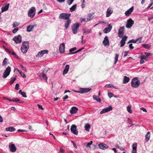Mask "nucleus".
Here are the masks:
<instances>
[{"label": "nucleus", "mask_w": 153, "mask_h": 153, "mask_svg": "<svg viewBox=\"0 0 153 153\" xmlns=\"http://www.w3.org/2000/svg\"><path fill=\"white\" fill-rule=\"evenodd\" d=\"M134 10V7H131L128 10H127L125 13L126 16H129L132 13Z\"/></svg>", "instance_id": "412c9836"}, {"label": "nucleus", "mask_w": 153, "mask_h": 153, "mask_svg": "<svg viewBox=\"0 0 153 153\" xmlns=\"http://www.w3.org/2000/svg\"><path fill=\"white\" fill-rule=\"evenodd\" d=\"M93 98L98 102H101V100L100 98L97 95H94Z\"/></svg>", "instance_id": "7c9ffc66"}, {"label": "nucleus", "mask_w": 153, "mask_h": 153, "mask_svg": "<svg viewBox=\"0 0 153 153\" xmlns=\"http://www.w3.org/2000/svg\"><path fill=\"white\" fill-rule=\"evenodd\" d=\"M129 80L130 79L129 77L126 76H124L123 79V83L126 84L129 81Z\"/></svg>", "instance_id": "cd10ccee"}, {"label": "nucleus", "mask_w": 153, "mask_h": 153, "mask_svg": "<svg viewBox=\"0 0 153 153\" xmlns=\"http://www.w3.org/2000/svg\"><path fill=\"white\" fill-rule=\"evenodd\" d=\"M93 18V14L91 13H89L87 16V21H89Z\"/></svg>", "instance_id": "2f4dec72"}, {"label": "nucleus", "mask_w": 153, "mask_h": 153, "mask_svg": "<svg viewBox=\"0 0 153 153\" xmlns=\"http://www.w3.org/2000/svg\"><path fill=\"white\" fill-rule=\"evenodd\" d=\"M78 110V109L77 108L75 107H73L71 108L70 112L71 114H74L76 113Z\"/></svg>", "instance_id": "5701e85b"}, {"label": "nucleus", "mask_w": 153, "mask_h": 153, "mask_svg": "<svg viewBox=\"0 0 153 153\" xmlns=\"http://www.w3.org/2000/svg\"><path fill=\"white\" fill-rule=\"evenodd\" d=\"M137 143H134L132 145V150L131 151V153H137Z\"/></svg>", "instance_id": "4be33fe9"}, {"label": "nucleus", "mask_w": 153, "mask_h": 153, "mask_svg": "<svg viewBox=\"0 0 153 153\" xmlns=\"http://www.w3.org/2000/svg\"><path fill=\"white\" fill-rule=\"evenodd\" d=\"M113 108L111 106H109L108 107L105 108L100 112V114H102L105 113L109 111L112 110Z\"/></svg>", "instance_id": "f8f14e48"}, {"label": "nucleus", "mask_w": 153, "mask_h": 153, "mask_svg": "<svg viewBox=\"0 0 153 153\" xmlns=\"http://www.w3.org/2000/svg\"><path fill=\"white\" fill-rule=\"evenodd\" d=\"M74 0H67V3L69 5H70L74 1Z\"/></svg>", "instance_id": "49530a36"}, {"label": "nucleus", "mask_w": 153, "mask_h": 153, "mask_svg": "<svg viewBox=\"0 0 153 153\" xmlns=\"http://www.w3.org/2000/svg\"><path fill=\"white\" fill-rule=\"evenodd\" d=\"M36 9L34 7H31L29 10L28 13V15L30 18H33L35 15Z\"/></svg>", "instance_id": "20e7f679"}, {"label": "nucleus", "mask_w": 153, "mask_h": 153, "mask_svg": "<svg viewBox=\"0 0 153 153\" xmlns=\"http://www.w3.org/2000/svg\"><path fill=\"white\" fill-rule=\"evenodd\" d=\"M9 149L10 151L12 152H15L17 149V148L15 144L11 143H9Z\"/></svg>", "instance_id": "6e6552de"}, {"label": "nucleus", "mask_w": 153, "mask_h": 153, "mask_svg": "<svg viewBox=\"0 0 153 153\" xmlns=\"http://www.w3.org/2000/svg\"><path fill=\"white\" fill-rule=\"evenodd\" d=\"M142 39V37H140L137 39H136L137 41H139V43H140L141 42V41Z\"/></svg>", "instance_id": "bf43d9fd"}, {"label": "nucleus", "mask_w": 153, "mask_h": 153, "mask_svg": "<svg viewBox=\"0 0 153 153\" xmlns=\"http://www.w3.org/2000/svg\"><path fill=\"white\" fill-rule=\"evenodd\" d=\"M85 128L86 131H89L91 128V125L89 123H86L85 126Z\"/></svg>", "instance_id": "c756f323"}, {"label": "nucleus", "mask_w": 153, "mask_h": 153, "mask_svg": "<svg viewBox=\"0 0 153 153\" xmlns=\"http://www.w3.org/2000/svg\"><path fill=\"white\" fill-rule=\"evenodd\" d=\"M70 13H61L60 14L59 18L60 19H63L64 20H68L71 16Z\"/></svg>", "instance_id": "39448f33"}, {"label": "nucleus", "mask_w": 153, "mask_h": 153, "mask_svg": "<svg viewBox=\"0 0 153 153\" xmlns=\"http://www.w3.org/2000/svg\"><path fill=\"white\" fill-rule=\"evenodd\" d=\"M93 143V142L92 141H90V142L87 143V145H86V147H90V146Z\"/></svg>", "instance_id": "09e8293b"}, {"label": "nucleus", "mask_w": 153, "mask_h": 153, "mask_svg": "<svg viewBox=\"0 0 153 153\" xmlns=\"http://www.w3.org/2000/svg\"><path fill=\"white\" fill-rule=\"evenodd\" d=\"M77 5L75 4L74 5L70 8V10L71 12L74 11L76 8Z\"/></svg>", "instance_id": "c9c22d12"}, {"label": "nucleus", "mask_w": 153, "mask_h": 153, "mask_svg": "<svg viewBox=\"0 0 153 153\" xmlns=\"http://www.w3.org/2000/svg\"><path fill=\"white\" fill-rule=\"evenodd\" d=\"M76 47L71 48L69 50V52H72L76 50Z\"/></svg>", "instance_id": "5fc2aeb1"}, {"label": "nucleus", "mask_w": 153, "mask_h": 153, "mask_svg": "<svg viewBox=\"0 0 153 153\" xmlns=\"http://www.w3.org/2000/svg\"><path fill=\"white\" fill-rule=\"evenodd\" d=\"M91 90V88H81L78 91L73 90V91L80 94L87 93Z\"/></svg>", "instance_id": "7ed1b4c3"}, {"label": "nucleus", "mask_w": 153, "mask_h": 153, "mask_svg": "<svg viewBox=\"0 0 153 153\" xmlns=\"http://www.w3.org/2000/svg\"><path fill=\"white\" fill-rule=\"evenodd\" d=\"M19 25V23L18 22H15L13 23V28H14L16 27H17Z\"/></svg>", "instance_id": "79ce46f5"}, {"label": "nucleus", "mask_w": 153, "mask_h": 153, "mask_svg": "<svg viewBox=\"0 0 153 153\" xmlns=\"http://www.w3.org/2000/svg\"><path fill=\"white\" fill-rule=\"evenodd\" d=\"M48 52V51L47 50L42 51L40 52H39L38 54L36 55V56L41 57H42L44 54H47Z\"/></svg>", "instance_id": "2eb2a0df"}, {"label": "nucleus", "mask_w": 153, "mask_h": 153, "mask_svg": "<svg viewBox=\"0 0 153 153\" xmlns=\"http://www.w3.org/2000/svg\"><path fill=\"white\" fill-rule=\"evenodd\" d=\"M112 28V26L110 25H109L108 27L105 28L103 30V31L105 33H107L110 31Z\"/></svg>", "instance_id": "aec40b11"}, {"label": "nucleus", "mask_w": 153, "mask_h": 153, "mask_svg": "<svg viewBox=\"0 0 153 153\" xmlns=\"http://www.w3.org/2000/svg\"><path fill=\"white\" fill-rule=\"evenodd\" d=\"M34 26L33 25H29L27 27V32H30L31 30L33 28Z\"/></svg>", "instance_id": "72a5a7b5"}, {"label": "nucleus", "mask_w": 153, "mask_h": 153, "mask_svg": "<svg viewBox=\"0 0 153 153\" xmlns=\"http://www.w3.org/2000/svg\"><path fill=\"white\" fill-rule=\"evenodd\" d=\"M102 44L105 46L109 45V41L107 36L105 37L104 39L102 42Z\"/></svg>", "instance_id": "a211bd4d"}, {"label": "nucleus", "mask_w": 153, "mask_h": 153, "mask_svg": "<svg viewBox=\"0 0 153 153\" xmlns=\"http://www.w3.org/2000/svg\"><path fill=\"white\" fill-rule=\"evenodd\" d=\"M99 148L102 150H105L108 148V146L106 144L100 143L98 145Z\"/></svg>", "instance_id": "6ab92c4d"}, {"label": "nucleus", "mask_w": 153, "mask_h": 153, "mask_svg": "<svg viewBox=\"0 0 153 153\" xmlns=\"http://www.w3.org/2000/svg\"><path fill=\"white\" fill-rule=\"evenodd\" d=\"M19 74L22 76H23L24 78H26V75L22 72H19Z\"/></svg>", "instance_id": "864d4df0"}, {"label": "nucleus", "mask_w": 153, "mask_h": 153, "mask_svg": "<svg viewBox=\"0 0 153 153\" xmlns=\"http://www.w3.org/2000/svg\"><path fill=\"white\" fill-rule=\"evenodd\" d=\"M80 24L77 23L74 24L72 27V31L74 34H76L77 32L78 28H79Z\"/></svg>", "instance_id": "423d86ee"}, {"label": "nucleus", "mask_w": 153, "mask_h": 153, "mask_svg": "<svg viewBox=\"0 0 153 153\" xmlns=\"http://www.w3.org/2000/svg\"><path fill=\"white\" fill-rule=\"evenodd\" d=\"M68 98V96L67 95H66L65 97H64L62 99L64 100H66Z\"/></svg>", "instance_id": "774afa93"}, {"label": "nucleus", "mask_w": 153, "mask_h": 153, "mask_svg": "<svg viewBox=\"0 0 153 153\" xmlns=\"http://www.w3.org/2000/svg\"><path fill=\"white\" fill-rule=\"evenodd\" d=\"M13 40L16 43H20L22 41V36L19 35L17 36H15L13 39Z\"/></svg>", "instance_id": "1a4fd4ad"}, {"label": "nucleus", "mask_w": 153, "mask_h": 153, "mask_svg": "<svg viewBox=\"0 0 153 153\" xmlns=\"http://www.w3.org/2000/svg\"><path fill=\"white\" fill-rule=\"evenodd\" d=\"M10 71L11 68L8 66L4 71L3 74V77L4 78H6L10 74Z\"/></svg>", "instance_id": "0eeeda50"}, {"label": "nucleus", "mask_w": 153, "mask_h": 153, "mask_svg": "<svg viewBox=\"0 0 153 153\" xmlns=\"http://www.w3.org/2000/svg\"><path fill=\"white\" fill-rule=\"evenodd\" d=\"M40 76H42L44 79L47 80L48 78L46 75L44 73H42L40 74Z\"/></svg>", "instance_id": "e433bc0d"}, {"label": "nucleus", "mask_w": 153, "mask_h": 153, "mask_svg": "<svg viewBox=\"0 0 153 153\" xmlns=\"http://www.w3.org/2000/svg\"><path fill=\"white\" fill-rule=\"evenodd\" d=\"M38 108L39 109H41L42 110L44 109V108L42 107V105H38Z\"/></svg>", "instance_id": "052dcab7"}, {"label": "nucleus", "mask_w": 153, "mask_h": 153, "mask_svg": "<svg viewBox=\"0 0 153 153\" xmlns=\"http://www.w3.org/2000/svg\"><path fill=\"white\" fill-rule=\"evenodd\" d=\"M140 109L141 110H142V111H144V112H147V111L146 110V109L143 108V107H142L140 108Z\"/></svg>", "instance_id": "0e129e2a"}, {"label": "nucleus", "mask_w": 153, "mask_h": 153, "mask_svg": "<svg viewBox=\"0 0 153 153\" xmlns=\"http://www.w3.org/2000/svg\"><path fill=\"white\" fill-rule=\"evenodd\" d=\"M131 107L130 106L128 105L127 108V109L128 111L130 113H132V111L131 109Z\"/></svg>", "instance_id": "58836bf2"}, {"label": "nucleus", "mask_w": 153, "mask_h": 153, "mask_svg": "<svg viewBox=\"0 0 153 153\" xmlns=\"http://www.w3.org/2000/svg\"><path fill=\"white\" fill-rule=\"evenodd\" d=\"M128 51H125V54H124V55H123V57H125L126 56H127V55H128Z\"/></svg>", "instance_id": "69168bd1"}, {"label": "nucleus", "mask_w": 153, "mask_h": 153, "mask_svg": "<svg viewBox=\"0 0 153 153\" xmlns=\"http://www.w3.org/2000/svg\"><path fill=\"white\" fill-rule=\"evenodd\" d=\"M144 62V59H142V58H141V59L140 60V64H143Z\"/></svg>", "instance_id": "338daca9"}, {"label": "nucleus", "mask_w": 153, "mask_h": 153, "mask_svg": "<svg viewBox=\"0 0 153 153\" xmlns=\"http://www.w3.org/2000/svg\"><path fill=\"white\" fill-rule=\"evenodd\" d=\"M150 133L149 132H147V134H146L145 136V141L146 142H147L149 140V139L150 137Z\"/></svg>", "instance_id": "c85d7f7f"}, {"label": "nucleus", "mask_w": 153, "mask_h": 153, "mask_svg": "<svg viewBox=\"0 0 153 153\" xmlns=\"http://www.w3.org/2000/svg\"><path fill=\"white\" fill-rule=\"evenodd\" d=\"M127 36H124L122 37V39L120 42V47H123L124 45L125 44V41L127 40Z\"/></svg>", "instance_id": "4468645a"}, {"label": "nucleus", "mask_w": 153, "mask_h": 153, "mask_svg": "<svg viewBox=\"0 0 153 153\" xmlns=\"http://www.w3.org/2000/svg\"><path fill=\"white\" fill-rule=\"evenodd\" d=\"M119 57V55L117 54H116L115 55V61L114 62V64H116L117 63V62L118 61V58Z\"/></svg>", "instance_id": "ea45409f"}, {"label": "nucleus", "mask_w": 153, "mask_h": 153, "mask_svg": "<svg viewBox=\"0 0 153 153\" xmlns=\"http://www.w3.org/2000/svg\"><path fill=\"white\" fill-rule=\"evenodd\" d=\"M16 76H15L14 78H13V79H11V80L10 81V85H12L13 82H14V81L16 80Z\"/></svg>", "instance_id": "37998d69"}, {"label": "nucleus", "mask_w": 153, "mask_h": 153, "mask_svg": "<svg viewBox=\"0 0 153 153\" xmlns=\"http://www.w3.org/2000/svg\"><path fill=\"white\" fill-rule=\"evenodd\" d=\"M70 22H71V20L69 19L68 20H67V21L66 22L65 24V27L66 29L68 27Z\"/></svg>", "instance_id": "f704fd0d"}, {"label": "nucleus", "mask_w": 153, "mask_h": 153, "mask_svg": "<svg viewBox=\"0 0 153 153\" xmlns=\"http://www.w3.org/2000/svg\"><path fill=\"white\" fill-rule=\"evenodd\" d=\"M82 30L83 32V34H87L91 32L92 30L91 29H83Z\"/></svg>", "instance_id": "bb28decb"}, {"label": "nucleus", "mask_w": 153, "mask_h": 153, "mask_svg": "<svg viewBox=\"0 0 153 153\" xmlns=\"http://www.w3.org/2000/svg\"><path fill=\"white\" fill-rule=\"evenodd\" d=\"M71 132L74 134L77 135L78 134V131L76 129V126L74 124L72 125L71 128Z\"/></svg>", "instance_id": "9b49d317"}, {"label": "nucleus", "mask_w": 153, "mask_h": 153, "mask_svg": "<svg viewBox=\"0 0 153 153\" xmlns=\"http://www.w3.org/2000/svg\"><path fill=\"white\" fill-rule=\"evenodd\" d=\"M84 48H81L79 49L77 51L71 53V54H74V53H77L78 52H79L81 51L82 49H83Z\"/></svg>", "instance_id": "de8ad7c7"}, {"label": "nucleus", "mask_w": 153, "mask_h": 153, "mask_svg": "<svg viewBox=\"0 0 153 153\" xmlns=\"http://www.w3.org/2000/svg\"><path fill=\"white\" fill-rule=\"evenodd\" d=\"M131 84L132 87L136 88L139 86L140 82L139 79H138L137 77H135L132 80Z\"/></svg>", "instance_id": "f03ea898"}, {"label": "nucleus", "mask_w": 153, "mask_h": 153, "mask_svg": "<svg viewBox=\"0 0 153 153\" xmlns=\"http://www.w3.org/2000/svg\"><path fill=\"white\" fill-rule=\"evenodd\" d=\"M142 46L143 47L146 49H149L151 47V46L149 44H143Z\"/></svg>", "instance_id": "4c0bfd02"}, {"label": "nucleus", "mask_w": 153, "mask_h": 153, "mask_svg": "<svg viewBox=\"0 0 153 153\" xmlns=\"http://www.w3.org/2000/svg\"><path fill=\"white\" fill-rule=\"evenodd\" d=\"M29 48V42H23L21 47V51L24 53H26Z\"/></svg>", "instance_id": "f257e3e1"}, {"label": "nucleus", "mask_w": 153, "mask_h": 153, "mask_svg": "<svg viewBox=\"0 0 153 153\" xmlns=\"http://www.w3.org/2000/svg\"><path fill=\"white\" fill-rule=\"evenodd\" d=\"M3 98L4 100H6L9 101H10L11 102V100L9 99L8 98L3 97Z\"/></svg>", "instance_id": "680f3d73"}, {"label": "nucleus", "mask_w": 153, "mask_h": 153, "mask_svg": "<svg viewBox=\"0 0 153 153\" xmlns=\"http://www.w3.org/2000/svg\"><path fill=\"white\" fill-rule=\"evenodd\" d=\"M19 29L18 27L16 28L13 30L12 32L13 33H15Z\"/></svg>", "instance_id": "3c124183"}, {"label": "nucleus", "mask_w": 153, "mask_h": 153, "mask_svg": "<svg viewBox=\"0 0 153 153\" xmlns=\"http://www.w3.org/2000/svg\"><path fill=\"white\" fill-rule=\"evenodd\" d=\"M108 96L109 98H111L113 96V94L111 92H108Z\"/></svg>", "instance_id": "603ef678"}, {"label": "nucleus", "mask_w": 153, "mask_h": 153, "mask_svg": "<svg viewBox=\"0 0 153 153\" xmlns=\"http://www.w3.org/2000/svg\"><path fill=\"white\" fill-rule=\"evenodd\" d=\"M113 12V10L111 7H109L107 9L106 12V17H107L110 16Z\"/></svg>", "instance_id": "dca6fc26"}, {"label": "nucleus", "mask_w": 153, "mask_h": 153, "mask_svg": "<svg viewBox=\"0 0 153 153\" xmlns=\"http://www.w3.org/2000/svg\"><path fill=\"white\" fill-rule=\"evenodd\" d=\"M145 54L146 55V56H147V57H148V56H149L150 55H151V54L150 53L146 52L145 53Z\"/></svg>", "instance_id": "e2e57ef3"}, {"label": "nucleus", "mask_w": 153, "mask_h": 153, "mask_svg": "<svg viewBox=\"0 0 153 153\" xmlns=\"http://www.w3.org/2000/svg\"><path fill=\"white\" fill-rule=\"evenodd\" d=\"M7 60V58H5L4 60L3 61L2 65H3L5 66L7 65V61L6 60Z\"/></svg>", "instance_id": "c03bdc74"}, {"label": "nucleus", "mask_w": 153, "mask_h": 153, "mask_svg": "<svg viewBox=\"0 0 153 153\" xmlns=\"http://www.w3.org/2000/svg\"><path fill=\"white\" fill-rule=\"evenodd\" d=\"M69 65H67L65 66V69H64L63 72V74L64 75L65 74H66L69 69Z\"/></svg>", "instance_id": "393cba45"}, {"label": "nucleus", "mask_w": 153, "mask_h": 153, "mask_svg": "<svg viewBox=\"0 0 153 153\" xmlns=\"http://www.w3.org/2000/svg\"><path fill=\"white\" fill-rule=\"evenodd\" d=\"M148 57H147L146 55H143L141 56V58L144 59L145 60H147Z\"/></svg>", "instance_id": "a18cd8bd"}, {"label": "nucleus", "mask_w": 153, "mask_h": 153, "mask_svg": "<svg viewBox=\"0 0 153 153\" xmlns=\"http://www.w3.org/2000/svg\"><path fill=\"white\" fill-rule=\"evenodd\" d=\"M65 48V44L64 43L60 44L59 47V50L61 53H63L64 52Z\"/></svg>", "instance_id": "f3484780"}, {"label": "nucleus", "mask_w": 153, "mask_h": 153, "mask_svg": "<svg viewBox=\"0 0 153 153\" xmlns=\"http://www.w3.org/2000/svg\"><path fill=\"white\" fill-rule=\"evenodd\" d=\"M9 4H6V5L3 6L1 7V12H3L8 10Z\"/></svg>", "instance_id": "b1692460"}, {"label": "nucleus", "mask_w": 153, "mask_h": 153, "mask_svg": "<svg viewBox=\"0 0 153 153\" xmlns=\"http://www.w3.org/2000/svg\"><path fill=\"white\" fill-rule=\"evenodd\" d=\"M129 49L130 50H132L134 48V47L132 46V44H129Z\"/></svg>", "instance_id": "4d7b16f0"}, {"label": "nucleus", "mask_w": 153, "mask_h": 153, "mask_svg": "<svg viewBox=\"0 0 153 153\" xmlns=\"http://www.w3.org/2000/svg\"><path fill=\"white\" fill-rule=\"evenodd\" d=\"M19 85L18 84V83L16 84L15 85V89L16 90H18L19 89Z\"/></svg>", "instance_id": "13d9d810"}, {"label": "nucleus", "mask_w": 153, "mask_h": 153, "mask_svg": "<svg viewBox=\"0 0 153 153\" xmlns=\"http://www.w3.org/2000/svg\"><path fill=\"white\" fill-rule=\"evenodd\" d=\"M134 23V21L131 18L128 20L126 22V27L127 28H130Z\"/></svg>", "instance_id": "9d476101"}, {"label": "nucleus", "mask_w": 153, "mask_h": 153, "mask_svg": "<svg viewBox=\"0 0 153 153\" xmlns=\"http://www.w3.org/2000/svg\"><path fill=\"white\" fill-rule=\"evenodd\" d=\"M105 87H107V88H116L114 87V85H110V84H107V85H106L105 86Z\"/></svg>", "instance_id": "a19ab883"}, {"label": "nucleus", "mask_w": 153, "mask_h": 153, "mask_svg": "<svg viewBox=\"0 0 153 153\" xmlns=\"http://www.w3.org/2000/svg\"><path fill=\"white\" fill-rule=\"evenodd\" d=\"M136 39L135 40L134 39H131L128 42V43H136L137 42Z\"/></svg>", "instance_id": "8fccbe9b"}, {"label": "nucleus", "mask_w": 153, "mask_h": 153, "mask_svg": "<svg viewBox=\"0 0 153 153\" xmlns=\"http://www.w3.org/2000/svg\"><path fill=\"white\" fill-rule=\"evenodd\" d=\"M5 129L6 131H10V132L13 131L15 130V128L12 126H10L7 128Z\"/></svg>", "instance_id": "a878e982"}, {"label": "nucleus", "mask_w": 153, "mask_h": 153, "mask_svg": "<svg viewBox=\"0 0 153 153\" xmlns=\"http://www.w3.org/2000/svg\"><path fill=\"white\" fill-rule=\"evenodd\" d=\"M21 95L24 97L26 98L27 97L26 93L25 92H23L21 94Z\"/></svg>", "instance_id": "6e6d98bb"}, {"label": "nucleus", "mask_w": 153, "mask_h": 153, "mask_svg": "<svg viewBox=\"0 0 153 153\" xmlns=\"http://www.w3.org/2000/svg\"><path fill=\"white\" fill-rule=\"evenodd\" d=\"M11 102H18L21 103H22V102L19 99L17 98H13L12 100H11Z\"/></svg>", "instance_id": "473e14b6"}, {"label": "nucleus", "mask_w": 153, "mask_h": 153, "mask_svg": "<svg viewBox=\"0 0 153 153\" xmlns=\"http://www.w3.org/2000/svg\"><path fill=\"white\" fill-rule=\"evenodd\" d=\"M124 27H120L119 29L118 32V35L120 37H122V36L124 34Z\"/></svg>", "instance_id": "ddd939ff"}]
</instances>
